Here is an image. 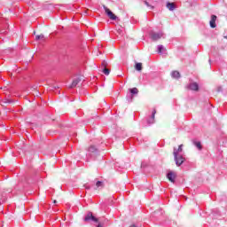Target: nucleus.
Listing matches in <instances>:
<instances>
[{"label":"nucleus","mask_w":227,"mask_h":227,"mask_svg":"<svg viewBox=\"0 0 227 227\" xmlns=\"http://www.w3.org/2000/svg\"><path fill=\"white\" fill-rule=\"evenodd\" d=\"M90 221H92L93 223H98V218H97L95 215H93L92 212L87 213V215L84 217L85 223H90Z\"/></svg>","instance_id":"1"},{"label":"nucleus","mask_w":227,"mask_h":227,"mask_svg":"<svg viewBox=\"0 0 227 227\" xmlns=\"http://www.w3.org/2000/svg\"><path fill=\"white\" fill-rule=\"evenodd\" d=\"M103 8L105 10V13L107 15V17L111 20H116L118 19V17L116 15H114V13H113L109 8H107V6L103 5Z\"/></svg>","instance_id":"2"},{"label":"nucleus","mask_w":227,"mask_h":227,"mask_svg":"<svg viewBox=\"0 0 227 227\" xmlns=\"http://www.w3.org/2000/svg\"><path fill=\"white\" fill-rule=\"evenodd\" d=\"M174 160H175L176 166L179 167L181 164H183V162H185V158H184V156L179 155V154L176 155V153H175Z\"/></svg>","instance_id":"3"},{"label":"nucleus","mask_w":227,"mask_h":227,"mask_svg":"<svg viewBox=\"0 0 227 227\" xmlns=\"http://www.w3.org/2000/svg\"><path fill=\"white\" fill-rule=\"evenodd\" d=\"M162 36H164V33H162V32H160V33L153 32V33H151V38L154 42H157V40H160V38H162Z\"/></svg>","instance_id":"4"},{"label":"nucleus","mask_w":227,"mask_h":227,"mask_svg":"<svg viewBox=\"0 0 227 227\" xmlns=\"http://www.w3.org/2000/svg\"><path fill=\"white\" fill-rule=\"evenodd\" d=\"M167 177L169 180V182H172V184H175V180L176 178V173L170 171L168 173Z\"/></svg>","instance_id":"5"},{"label":"nucleus","mask_w":227,"mask_h":227,"mask_svg":"<svg viewBox=\"0 0 227 227\" xmlns=\"http://www.w3.org/2000/svg\"><path fill=\"white\" fill-rule=\"evenodd\" d=\"M187 89L192 90V91H198V90H200V85L196 82H192L187 86Z\"/></svg>","instance_id":"6"},{"label":"nucleus","mask_w":227,"mask_h":227,"mask_svg":"<svg viewBox=\"0 0 227 227\" xmlns=\"http://www.w3.org/2000/svg\"><path fill=\"white\" fill-rule=\"evenodd\" d=\"M155 114H157V110L154 109L152 116L147 120L148 125H153V123H155Z\"/></svg>","instance_id":"7"},{"label":"nucleus","mask_w":227,"mask_h":227,"mask_svg":"<svg viewBox=\"0 0 227 227\" xmlns=\"http://www.w3.org/2000/svg\"><path fill=\"white\" fill-rule=\"evenodd\" d=\"M215 20H217V16L211 15V20L209 21L210 27L213 29L216 27L217 25H215Z\"/></svg>","instance_id":"8"},{"label":"nucleus","mask_w":227,"mask_h":227,"mask_svg":"<svg viewBox=\"0 0 227 227\" xmlns=\"http://www.w3.org/2000/svg\"><path fill=\"white\" fill-rule=\"evenodd\" d=\"M129 93H131V97H130V100L129 102H132V99L134 98V95H137V93H139V90H137V88H132L129 89Z\"/></svg>","instance_id":"9"},{"label":"nucleus","mask_w":227,"mask_h":227,"mask_svg":"<svg viewBox=\"0 0 227 227\" xmlns=\"http://www.w3.org/2000/svg\"><path fill=\"white\" fill-rule=\"evenodd\" d=\"M183 147H184V145H180L178 149L174 148L173 155H175V153L176 155H178V153H182V152H184Z\"/></svg>","instance_id":"10"},{"label":"nucleus","mask_w":227,"mask_h":227,"mask_svg":"<svg viewBox=\"0 0 227 227\" xmlns=\"http://www.w3.org/2000/svg\"><path fill=\"white\" fill-rule=\"evenodd\" d=\"M167 8L168 10H169L170 12H173L174 10H176V5H175V3H167Z\"/></svg>","instance_id":"11"},{"label":"nucleus","mask_w":227,"mask_h":227,"mask_svg":"<svg viewBox=\"0 0 227 227\" xmlns=\"http://www.w3.org/2000/svg\"><path fill=\"white\" fill-rule=\"evenodd\" d=\"M80 82H81V80L79 78H75L71 83V85L69 86V88H75L77 84H79Z\"/></svg>","instance_id":"12"},{"label":"nucleus","mask_w":227,"mask_h":227,"mask_svg":"<svg viewBox=\"0 0 227 227\" xmlns=\"http://www.w3.org/2000/svg\"><path fill=\"white\" fill-rule=\"evenodd\" d=\"M158 54H166V48L163 45H158Z\"/></svg>","instance_id":"13"},{"label":"nucleus","mask_w":227,"mask_h":227,"mask_svg":"<svg viewBox=\"0 0 227 227\" xmlns=\"http://www.w3.org/2000/svg\"><path fill=\"white\" fill-rule=\"evenodd\" d=\"M135 69H136L137 72H141V70H143V63H141V62L136 63V65H135Z\"/></svg>","instance_id":"14"},{"label":"nucleus","mask_w":227,"mask_h":227,"mask_svg":"<svg viewBox=\"0 0 227 227\" xmlns=\"http://www.w3.org/2000/svg\"><path fill=\"white\" fill-rule=\"evenodd\" d=\"M88 152H90V153H97V152H98V149H97L95 145H90L88 148Z\"/></svg>","instance_id":"15"},{"label":"nucleus","mask_w":227,"mask_h":227,"mask_svg":"<svg viewBox=\"0 0 227 227\" xmlns=\"http://www.w3.org/2000/svg\"><path fill=\"white\" fill-rule=\"evenodd\" d=\"M171 75L174 79H180V72L178 71H173Z\"/></svg>","instance_id":"16"},{"label":"nucleus","mask_w":227,"mask_h":227,"mask_svg":"<svg viewBox=\"0 0 227 227\" xmlns=\"http://www.w3.org/2000/svg\"><path fill=\"white\" fill-rule=\"evenodd\" d=\"M193 145L198 148V150H203V146L201 145V142L193 141Z\"/></svg>","instance_id":"17"},{"label":"nucleus","mask_w":227,"mask_h":227,"mask_svg":"<svg viewBox=\"0 0 227 227\" xmlns=\"http://www.w3.org/2000/svg\"><path fill=\"white\" fill-rule=\"evenodd\" d=\"M144 4L145 6H148L151 10H153V8H155L153 5H151L150 3H148V1L145 0Z\"/></svg>","instance_id":"18"},{"label":"nucleus","mask_w":227,"mask_h":227,"mask_svg":"<svg viewBox=\"0 0 227 227\" xmlns=\"http://www.w3.org/2000/svg\"><path fill=\"white\" fill-rule=\"evenodd\" d=\"M111 73V70H109L106 67L103 68V74H105V75H109V74Z\"/></svg>","instance_id":"19"},{"label":"nucleus","mask_w":227,"mask_h":227,"mask_svg":"<svg viewBox=\"0 0 227 227\" xmlns=\"http://www.w3.org/2000/svg\"><path fill=\"white\" fill-rule=\"evenodd\" d=\"M96 187H104V182H101V181H98L96 183Z\"/></svg>","instance_id":"20"},{"label":"nucleus","mask_w":227,"mask_h":227,"mask_svg":"<svg viewBox=\"0 0 227 227\" xmlns=\"http://www.w3.org/2000/svg\"><path fill=\"white\" fill-rule=\"evenodd\" d=\"M44 36L43 35H39L35 36V40H43Z\"/></svg>","instance_id":"21"},{"label":"nucleus","mask_w":227,"mask_h":227,"mask_svg":"<svg viewBox=\"0 0 227 227\" xmlns=\"http://www.w3.org/2000/svg\"><path fill=\"white\" fill-rule=\"evenodd\" d=\"M102 68H106L107 67V62L106 61H103L101 64Z\"/></svg>","instance_id":"22"},{"label":"nucleus","mask_w":227,"mask_h":227,"mask_svg":"<svg viewBox=\"0 0 227 227\" xmlns=\"http://www.w3.org/2000/svg\"><path fill=\"white\" fill-rule=\"evenodd\" d=\"M97 224H98V226L97 227H104L103 225H102V223H100V221L98 220V223H96Z\"/></svg>","instance_id":"23"},{"label":"nucleus","mask_w":227,"mask_h":227,"mask_svg":"<svg viewBox=\"0 0 227 227\" xmlns=\"http://www.w3.org/2000/svg\"><path fill=\"white\" fill-rule=\"evenodd\" d=\"M217 91H223V88L222 87H218L217 88Z\"/></svg>","instance_id":"24"},{"label":"nucleus","mask_w":227,"mask_h":227,"mask_svg":"<svg viewBox=\"0 0 227 227\" xmlns=\"http://www.w3.org/2000/svg\"><path fill=\"white\" fill-rule=\"evenodd\" d=\"M2 201H3V199L0 198V205L3 203Z\"/></svg>","instance_id":"25"},{"label":"nucleus","mask_w":227,"mask_h":227,"mask_svg":"<svg viewBox=\"0 0 227 227\" xmlns=\"http://www.w3.org/2000/svg\"><path fill=\"white\" fill-rule=\"evenodd\" d=\"M118 32H119V35H121V30H118Z\"/></svg>","instance_id":"26"},{"label":"nucleus","mask_w":227,"mask_h":227,"mask_svg":"<svg viewBox=\"0 0 227 227\" xmlns=\"http://www.w3.org/2000/svg\"><path fill=\"white\" fill-rule=\"evenodd\" d=\"M53 203H58V201L57 200H53Z\"/></svg>","instance_id":"27"},{"label":"nucleus","mask_w":227,"mask_h":227,"mask_svg":"<svg viewBox=\"0 0 227 227\" xmlns=\"http://www.w3.org/2000/svg\"><path fill=\"white\" fill-rule=\"evenodd\" d=\"M7 102L10 104V102H12L11 100H7Z\"/></svg>","instance_id":"28"},{"label":"nucleus","mask_w":227,"mask_h":227,"mask_svg":"<svg viewBox=\"0 0 227 227\" xmlns=\"http://www.w3.org/2000/svg\"><path fill=\"white\" fill-rule=\"evenodd\" d=\"M224 38H226V40H227V35H226V36H224Z\"/></svg>","instance_id":"29"}]
</instances>
